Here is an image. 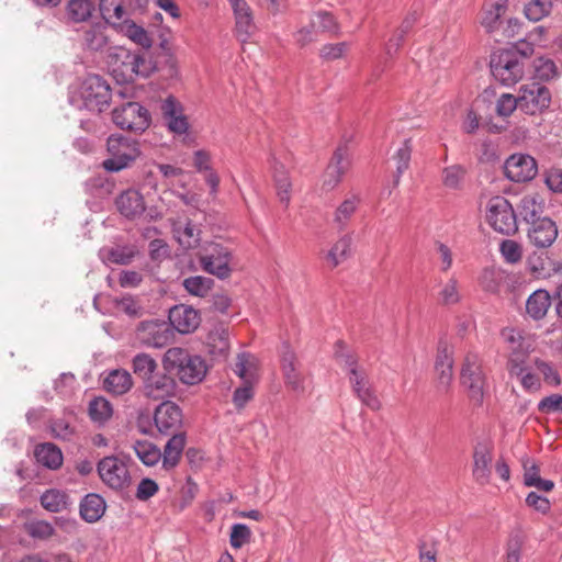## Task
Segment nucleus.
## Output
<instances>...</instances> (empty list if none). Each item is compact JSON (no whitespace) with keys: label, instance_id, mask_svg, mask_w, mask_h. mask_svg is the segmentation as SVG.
I'll return each instance as SVG.
<instances>
[{"label":"nucleus","instance_id":"obj_51","mask_svg":"<svg viewBox=\"0 0 562 562\" xmlns=\"http://www.w3.org/2000/svg\"><path fill=\"white\" fill-rule=\"evenodd\" d=\"M251 539V530L245 524H234L232 526L229 543L234 549H240Z\"/></svg>","mask_w":562,"mask_h":562},{"label":"nucleus","instance_id":"obj_56","mask_svg":"<svg viewBox=\"0 0 562 562\" xmlns=\"http://www.w3.org/2000/svg\"><path fill=\"white\" fill-rule=\"evenodd\" d=\"M76 386V376L70 372H64L54 382L55 391L61 397H68L74 393Z\"/></svg>","mask_w":562,"mask_h":562},{"label":"nucleus","instance_id":"obj_55","mask_svg":"<svg viewBox=\"0 0 562 562\" xmlns=\"http://www.w3.org/2000/svg\"><path fill=\"white\" fill-rule=\"evenodd\" d=\"M349 47L350 44L348 42L326 44L321 48L319 56L324 60H336L344 57Z\"/></svg>","mask_w":562,"mask_h":562},{"label":"nucleus","instance_id":"obj_63","mask_svg":"<svg viewBox=\"0 0 562 562\" xmlns=\"http://www.w3.org/2000/svg\"><path fill=\"white\" fill-rule=\"evenodd\" d=\"M285 384L296 393H303L305 390L304 386V376L300 372L299 368L291 369L282 372Z\"/></svg>","mask_w":562,"mask_h":562},{"label":"nucleus","instance_id":"obj_50","mask_svg":"<svg viewBox=\"0 0 562 562\" xmlns=\"http://www.w3.org/2000/svg\"><path fill=\"white\" fill-rule=\"evenodd\" d=\"M535 75L543 81H549L558 76L555 63L550 58L538 57L533 61Z\"/></svg>","mask_w":562,"mask_h":562},{"label":"nucleus","instance_id":"obj_7","mask_svg":"<svg viewBox=\"0 0 562 562\" xmlns=\"http://www.w3.org/2000/svg\"><path fill=\"white\" fill-rule=\"evenodd\" d=\"M109 157L103 161V168L110 172H117L127 168L139 155V143L131 137L113 134L106 140Z\"/></svg>","mask_w":562,"mask_h":562},{"label":"nucleus","instance_id":"obj_18","mask_svg":"<svg viewBox=\"0 0 562 562\" xmlns=\"http://www.w3.org/2000/svg\"><path fill=\"white\" fill-rule=\"evenodd\" d=\"M452 347L441 338L437 346L435 371L437 374L438 389L447 391L453 378Z\"/></svg>","mask_w":562,"mask_h":562},{"label":"nucleus","instance_id":"obj_39","mask_svg":"<svg viewBox=\"0 0 562 562\" xmlns=\"http://www.w3.org/2000/svg\"><path fill=\"white\" fill-rule=\"evenodd\" d=\"M360 204V199L358 195H350L346 198L336 209L334 213V223L339 229H344L352 215L356 213L358 206Z\"/></svg>","mask_w":562,"mask_h":562},{"label":"nucleus","instance_id":"obj_23","mask_svg":"<svg viewBox=\"0 0 562 562\" xmlns=\"http://www.w3.org/2000/svg\"><path fill=\"white\" fill-rule=\"evenodd\" d=\"M169 325L180 334L194 331L200 325L198 311L187 305H176L169 311Z\"/></svg>","mask_w":562,"mask_h":562},{"label":"nucleus","instance_id":"obj_4","mask_svg":"<svg viewBox=\"0 0 562 562\" xmlns=\"http://www.w3.org/2000/svg\"><path fill=\"white\" fill-rule=\"evenodd\" d=\"M336 358L346 372L353 394L372 411L381 408V402L372 389L367 371L359 366L355 355L346 350H337Z\"/></svg>","mask_w":562,"mask_h":562},{"label":"nucleus","instance_id":"obj_5","mask_svg":"<svg viewBox=\"0 0 562 562\" xmlns=\"http://www.w3.org/2000/svg\"><path fill=\"white\" fill-rule=\"evenodd\" d=\"M111 88L105 79L99 75H89L82 81L77 92H71L69 103L78 109L90 112H102L110 105Z\"/></svg>","mask_w":562,"mask_h":562},{"label":"nucleus","instance_id":"obj_17","mask_svg":"<svg viewBox=\"0 0 562 562\" xmlns=\"http://www.w3.org/2000/svg\"><path fill=\"white\" fill-rule=\"evenodd\" d=\"M350 164L348 146L346 144L339 145L323 175V188L333 190L340 182Z\"/></svg>","mask_w":562,"mask_h":562},{"label":"nucleus","instance_id":"obj_15","mask_svg":"<svg viewBox=\"0 0 562 562\" xmlns=\"http://www.w3.org/2000/svg\"><path fill=\"white\" fill-rule=\"evenodd\" d=\"M235 20V36L240 43H247L256 33L252 10L246 0H227Z\"/></svg>","mask_w":562,"mask_h":562},{"label":"nucleus","instance_id":"obj_47","mask_svg":"<svg viewBox=\"0 0 562 562\" xmlns=\"http://www.w3.org/2000/svg\"><path fill=\"white\" fill-rule=\"evenodd\" d=\"M94 9L92 0H70L67 5L69 18L75 22H83L91 16Z\"/></svg>","mask_w":562,"mask_h":562},{"label":"nucleus","instance_id":"obj_61","mask_svg":"<svg viewBox=\"0 0 562 562\" xmlns=\"http://www.w3.org/2000/svg\"><path fill=\"white\" fill-rule=\"evenodd\" d=\"M158 490L159 486L154 480L145 477L138 483L135 496L138 501L145 502L153 497Z\"/></svg>","mask_w":562,"mask_h":562},{"label":"nucleus","instance_id":"obj_46","mask_svg":"<svg viewBox=\"0 0 562 562\" xmlns=\"http://www.w3.org/2000/svg\"><path fill=\"white\" fill-rule=\"evenodd\" d=\"M214 281L211 278L194 276L183 280L184 289L192 295L204 297L209 294Z\"/></svg>","mask_w":562,"mask_h":562},{"label":"nucleus","instance_id":"obj_25","mask_svg":"<svg viewBox=\"0 0 562 562\" xmlns=\"http://www.w3.org/2000/svg\"><path fill=\"white\" fill-rule=\"evenodd\" d=\"M544 207L546 202L540 194H527L521 198L518 205L519 216L525 223L530 225L536 221L544 217Z\"/></svg>","mask_w":562,"mask_h":562},{"label":"nucleus","instance_id":"obj_38","mask_svg":"<svg viewBox=\"0 0 562 562\" xmlns=\"http://www.w3.org/2000/svg\"><path fill=\"white\" fill-rule=\"evenodd\" d=\"M99 7L105 23L111 24L115 30L117 22L128 20V13L120 0H100Z\"/></svg>","mask_w":562,"mask_h":562},{"label":"nucleus","instance_id":"obj_35","mask_svg":"<svg viewBox=\"0 0 562 562\" xmlns=\"http://www.w3.org/2000/svg\"><path fill=\"white\" fill-rule=\"evenodd\" d=\"M36 461L50 469L56 470L63 464V453L54 443H42L35 448Z\"/></svg>","mask_w":562,"mask_h":562},{"label":"nucleus","instance_id":"obj_49","mask_svg":"<svg viewBox=\"0 0 562 562\" xmlns=\"http://www.w3.org/2000/svg\"><path fill=\"white\" fill-rule=\"evenodd\" d=\"M551 8L550 0H531L525 5V15L528 20L538 22L550 13Z\"/></svg>","mask_w":562,"mask_h":562},{"label":"nucleus","instance_id":"obj_52","mask_svg":"<svg viewBox=\"0 0 562 562\" xmlns=\"http://www.w3.org/2000/svg\"><path fill=\"white\" fill-rule=\"evenodd\" d=\"M533 366L543 375V380L551 386H559L561 384V378L557 369L550 362L536 358Z\"/></svg>","mask_w":562,"mask_h":562},{"label":"nucleus","instance_id":"obj_64","mask_svg":"<svg viewBox=\"0 0 562 562\" xmlns=\"http://www.w3.org/2000/svg\"><path fill=\"white\" fill-rule=\"evenodd\" d=\"M538 409L542 413H562V395L551 394L538 403Z\"/></svg>","mask_w":562,"mask_h":562},{"label":"nucleus","instance_id":"obj_30","mask_svg":"<svg viewBox=\"0 0 562 562\" xmlns=\"http://www.w3.org/2000/svg\"><path fill=\"white\" fill-rule=\"evenodd\" d=\"M106 509L105 501L99 494H88L80 503V516L87 522H95L104 515Z\"/></svg>","mask_w":562,"mask_h":562},{"label":"nucleus","instance_id":"obj_58","mask_svg":"<svg viewBox=\"0 0 562 562\" xmlns=\"http://www.w3.org/2000/svg\"><path fill=\"white\" fill-rule=\"evenodd\" d=\"M439 301L445 305L457 304L460 301L458 284L454 279H450L439 292Z\"/></svg>","mask_w":562,"mask_h":562},{"label":"nucleus","instance_id":"obj_12","mask_svg":"<svg viewBox=\"0 0 562 562\" xmlns=\"http://www.w3.org/2000/svg\"><path fill=\"white\" fill-rule=\"evenodd\" d=\"M97 469L102 482L113 490L124 488L130 483L131 476L126 463L115 456L101 459Z\"/></svg>","mask_w":562,"mask_h":562},{"label":"nucleus","instance_id":"obj_16","mask_svg":"<svg viewBox=\"0 0 562 562\" xmlns=\"http://www.w3.org/2000/svg\"><path fill=\"white\" fill-rule=\"evenodd\" d=\"M178 384L176 380L164 372H155L143 382V394L155 401H167L176 395Z\"/></svg>","mask_w":562,"mask_h":562},{"label":"nucleus","instance_id":"obj_20","mask_svg":"<svg viewBox=\"0 0 562 562\" xmlns=\"http://www.w3.org/2000/svg\"><path fill=\"white\" fill-rule=\"evenodd\" d=\"M160 110L170 132L178 135H183L188 132L189 124L183 114L182 104L173 95H168L161 101Z\"/></svg>","mask_w":562,"mask_h":562},{"label":"nucleus","instance_id":"obj_32","mask_svg":"<svg viewBox=\"0 0 562 562\" xmlns=\"http://www.w3.org/2000/svg\"><path fill=\"white\" fill-rule=\"evenodd\" d=\"M116 31L145 49L150 48L153 45V41L148 32L130 19L124 22H117Z\"/></svg>","mask_w":562,"mask_h":562},{"label":"nucleus","instance_id":"obj_41","mask_svg":"<svg viewBox=\"0 0 562 562\" xmlns=\"http://www.w3.org/2000/svg\"><path fill=\"white\" fill-rule=\"evenodd\" d=\"M234 372L244 383H254L257 379L256 359L249 353H239L237 356Z\"/></svg>","mask_w":562,"mask_h":562},{"label":"nucleus","instance_id":"obj_45","mask_svg":"<svg viewBox=\"0 0 562 562\" xmlns=\"http://www.w3.org/2000/svg\"><path fill=\"white\" fill-rule=\"evenodd\" d=\"M89 416L92 422L103 425L112 416V405L103 397H95L89 404Z\"/></svg>","mask_w":562,"mask_h":562},{"label":"nucleus","instance_id":"obj_14","mask_svg":"<svg viewBox=\"0 0 562 562\" xmlns=\"http://www.w3.org/2000/svg\"><path fill=\"white\" fill-rule=\"evenodd\" d=\"M504 173L513 182H528L537 176L538 165L528 154H513L505 160Z\"/></svg>","mask_w":562,"mask_h":562},{"label":"nucleus","instance_id":"obj_22","mask_svg":"<svg viewBox=\"0 0 562 562\" xmlns=\"http://www.w3.org/2000/svg\"><path fill=\"white\" fill-rule=\"evenodd\" d=\"M492 447L486 442H479L473 450V469L472 474L474 480L485 485L490 482L492 474Z\"/></svg>","mask_w":562,"mask_h":562},{"label":"nucleus","instance_id":"obj_37","mask_svg":"<svg viewBox=\"0 0 562 562\" xmlns=\"http://www.w3.org/2000/svg\"><path fill=\"white\" fill-rule=\"evenodd\" d=\"M352 254V237L347 234L341 236L328 250L326 259L335 268L346 261Z\"/></svg>","mask_w":562,"mask_h":562},{"label":"nucleus","instance_id":"obj_40","mask_svg":"<svg viewBox=\"0 0 562 562\" xmlns=\"http://www.w3.org/2000/svg\"><path fill=\"white\" fill-rule=\"evenodd\" d=\"M134 451L140 462L146 467H154L161 461V451L148 440H138L133 446Z\"/></svg>","mask_w":562,"mask_h":562},{"label":"nucleus","instance_id":"obj_6","mask_svg":"<svg viewBox=\"0 0 562 562\" xmlns=\"http://www.w3.org/2000/svg\"><path fill=\"white\" fill-rule=\"evenodd\" d=\"M460 380L468 392L469 398L475 405H482L486 394L487 379L483 360L477 352L469 351L465 355Z\"/></svg>","mask_w":562,"mask_h":562},{"label":"nucleus","instance_id":"obj_8","mask_svg":"<svg viewBox=\"0 0 562 562\" xmlns=\"http://www.w3.org/2000/svg\"><path fill=\"white\" fill-rule=\"evenodd\" d=\"M112 121L121 130L140 134L150 126L151 115L139 102L128 101L113 109Z\"/></svg>","mask_w":562,"mask_h":562},{"label":"nucleus","instance_id":"obj_28","mask_svg":"<svg viewBox=\"0 0 562 562\" xmlns=\"http://www.w3.org/2000/svg\"><path fill=\"white\" fill-rule=\"evenodd\" d=\"M551 303L552 296L547 290H536L526 301V313L533 321H540L547 315Z\"/></svg>","mask_w":562,"mask_h":562},{"label":"nucleus","instance_id":"obj_3","mask_svg":"<svg viewBox=\"0 0 562 562\" xmlns=\"http://www.w3.org/2000/svg\"><path fill=\"white\" fill-rule=\"evenodd\" d=\"M106 64L119 83L133 81L136 77H148L154 70L151 63L144 56L122 46L109 49Z\"/></svg>","mask_w":562,"mask_h":562},{"label":"nucleus","instance_id":"obj_34","mask_svg":"<svg viewBox=\"0 0 562 562\" xmlns=\"http://www.w3.org/2000/svg\"><path fill=\"white\" fill-rule=\"evenodd\" d=\"M105 30L104 23H97L85 30L82 34V45L85 48L92 52L103 50L109 43Z\"/></svg>","mask_w":562,"mask_h":562},{"label":"nucleus","instance_id":"obj_62","mask_svg":"<svg viewBox=\"0 0 562 562\" xmlns=\"http://www.w3.org/2000/svg\"><path fill=\"white\" fill-rule=\"evenodd\" d=\"M501 252L505 260L509 263H516L521 259V249L518 243L506 239L501 244Z\"/></svg>","mask_w":562,"mask_h":562},{"label":"nucleus","instance_id":"obj_48","mask_svg":"<svg viewBox=\"0 0 562 562\" xmlns=\"http://www.w3.org/2000/svg\"><path fill=\"white\" fill-rule=\"evenodd\" d=\"M311 24L316 31L337 34L339 24L335 16L327 11H317L311 16Z\"/></svg>","mask_w":562,"mask_h":562},{"label":"nucleus","instance_id":"obj_13","mask_svg":"<svg viewBox=\"0 0 562 562\" xmlns=\"http://www.w3.org/2000/svg\"><path fill=\"white\" fill-rule=\"evenodd\" d=\"M154 423L161 435L168 436L182 432V409L171 401L161 402L155 409Z\"/></svg>","mask_w":562,"mask_h":562},{"label":"nucleus","instance_id":"obj_11","mask_svg":"<svg viewBox=\"0 0 562 562\" xmlns=\"http://www.w3.org/2000/svg\"><path fill=\"white\" fill-rule=\"evenodd\" d=\"M520 111L526 114L535 115L543 112L550 106L551 92L539 82H528L519 89Z\"/></svg>","mask_w":562,"mask_h":562},{"label":"nucleus","instance_id":"obj_29","mask_svg":"<svg viewBox=\"0 0 562 562\" xmlns=\"http://www.w3.org/2000/svg\"><path fill=\"white\" fill-rule=\"evenodd\" d=\"M170 439L167 441L161 456L162 468L165 470L173 469L180 461L182 451L186 446L184 432L169 435Z\"/></svg>","mask_w":562,"mask_h":562},{"label":"nucleus","instance_id":"obj_26","mask_svg":"<svg viewBox=\"0 0 562 562\" xmlns=\"http://www.w3.org/2000/svg\"><path fill=\"white\" fill-rule=\"evenodd\" d=\"M120 213L127 218H136L145 211L143 195L137 190H126L116 199Z\"/></svg>","mask_w":562,"mask_h":562},{"label":"nucleus","instance_id":"obj_43","mask_svg":"<svg viewBox=\"0 0 562 562\" xmlns=\"http://www.w3.org/2000/svg\"><path fill=\"white\" fill-rule=\"evenodd\" d=\"M132 368L134 373L144 382L147 378L157 372L158 364L151 356L140 352L134 356Z\"/></svg>","mask_w":562,"mask_h":562},{"label":"nucleus","instance_id":"obj_59","mask_svg":"<svg viewBox=\"0 0 562 562\" xmlns=\"http://www.w3.org/2000/svg\"><path fill=\"white\" fill-rule=\"evenodd\" d=\"M502 337L507 342L509 351L530 344L522 336L521 331L516 328H504L502 330Z\"/></svg>","mask_w":562,"mask_h":562},{"label":"nucleus","instance_id":"obj_42","mask_svg":"<svg viewBox=\"0 0 562 562\" xmlns=\"http://www.w3.org/2000/svg\"><path fill=\"white\" fill-rule=\"evenodd\" d=\"M273 178L277 187L279 200L288 204L290 201L291 181L283 164L278 160L272 162Z\"/></svg>","mask_w":562,"mask_h":562},{"label":"nucleus","instance_id":"obj_44","mask_svg":"<svg viewBox=\"0 0 562 562\" xmlns=\"http://www.w3.org/2000/svg\"><path fill=\"white\" fill-rule=\"evenodd\" d=\"M41 504L50 513H59L68 507V496L58 490H48L42 494Z\"/></svg>","mask_w":562,"mask_h":562},{"label":"nucleus","instance_id":"obj_1","mask_svg":"<svg viewBox=\"0 0 562 562\" xmlns=\"http://www.w3.org/2000/svg\"><path fill=\"white\" fill-rule=\"evenodd\" d=\"M533 52V44L525 38L493 52L490 58L493 78L505 87L515 86L524 78L527 60Z\"/></svg>","mask_w":562,"mask_h":562},{"label":"nucleus","instance_id":"obj_2","mask_svg":"<svg viewBox=\"0 0 562 562\" xmlns=\"http://www.w3.org/2000/svg\"><path fill=\"white\" fill-rule=\"evenodd\" d=\"M164 369L178 376L186 385H195L204 379L207 368L198 355H191L180 347L169 348L162 358Z\"/></svg>","mask_w":562,"mask_h":562},{"label":"nucleus","instance_id":"obj_53","mask_svg":"<svg viewBox=\"0 0 562 562\" xmlns=\"http://www.w3.org/2000/svg\"><path fill=\"white\" fill-rule=\"evenodd\" d=\"M516 109L520 110L519 97H515L512 93H503L497 99V102H496V113L499 116L507 117Z\"/></svg>","mask_w":562,"mask_h":562},{"label":"nucleus","instance_id":"obj_31","mask_svg":"<svg viewBox=\"0 0 562 562\" xmlns=\"http://www.w3.org/2000/svg\"><path fill=\"white\" fill-rule=\"evenodd\" d=\"M103 386L108 392L115 395L125 394L133 386V379L128 371L115 369L108 373L103 380Z\"/></svg>","mask_w":562,"mask_h":562},{"label":"nucleus","instance_id":"obj_57","mask_svg":"<svg viewBox=\"0 0 562 562\" xmlns=\"http://www.w3.org/2000/svg\"><path fill=\"white\" fill-rule=\"evenodd\" d=\"M281 370L291 372V369L299 368L297 357L289 342H282L280 347Z\"/></svg>","mask_w":562,"mask_h":562},{"label":"nucleus","instance_id":"obj_60","mask_svg":"<svg viewBox=\"0 0 562 562\" xmlns=\"http://www.w3.org/2000/svg\"><path fill=\"white\" fill-rule=\"evenodd\" d=\"M27 532L33 538L47 539L53 536L54 527L44 520L32 521L26 527Z\"/></svg>","mask_w":562,"mask_h":562},{"label":"nucleus","instance_id":"obj_24","mask_svg":"<svg viewBox=\"0 0 562 562\" xmlns=\"http://www.w3.org/2000/svg\"><path fill=\"white\" fill-rule=\"evenodd\" d=\"M171 228L175 238L183 248L190 249L199 245L200 229L190 220H175Z\"/></svg>","mask_w":562,"mask_h":562},{"label":"nucleus","instance_id":"obj_54","mask_svg":"<svg viewBox=\"0 0 562 562\" xmlns=\"http://www.w3.org/2000/svg\"><path fill=\"white\" fill-rule=\"evenodd\" d=\"M412 154L411 140L406 139L403 146L397 149L396 159V177L394 180L395 186L398 183L401 175L408 168Z\"/></svg>","mask_w":562,"mask_h":562},{"label":"nucleus","instance_id":"obj_27","mask_svg":"<svg viewBox=\"0 0 562 562\" xmlns=\"http://www.w3.org/2000/svg\"><path fill=\"white\" fill-rule=\"evenodd\" d=\"M508 0H486L481 20L487 33H494L501 25V18L507 10Z\"/></svg>","mask_w":562,"mask_h":562},{"label":"nucleus","instance_id":"obj_36","mask_svg":"<svg viewBox=\"0 0 562 562\" xmlns=\"http://www.w3.org/2000/svg\"><path fill=\"white\" fill-rule=\"evenodd\" d=\"M99 255L105 263L127 265L135 257L136 249L134 246L119 245L112 248H102Z\"/></svg>","mask_w":562,"mask_h":562},{"label":"nucleus","instance_id":"obj_9","mask_svg":"<svg viewBox=\"0 0 562 562\" xmlns=\"http://www.w3.org/2000/svg\"><path fill=\"white\" fill-rule=\"evenodd\" d=\"M486 220L494 231L503 235H514L518 231L517 215L504 196L496 195L488 200Z\"/></svg>","mask_w":562,"mask_h":562},{"label":"nucleus","instance_id":"obj_33","mask_svg":"<svg viewBox=\"0 0 562 562\" xmlns=\"http://www.w3.org/2000/svg\"><path fill=\"white\" fill-rule=\"evenodd\" d=\"M206 345L211 355L224 357L229 349L228 328L223 325L215 326L207 335Z\"/></svg>","mask_w":562,"mask_h":562},{"label":"nucleus","instance_id":"obj_10","mask_svg":"<svg viewBox=\"0 0 562 562\" xmlns=\"http://www.w3.org/2000/svg\"><path fill=\"white\" fill-rule=\"evenodd\" d=\"M204 271L224 280L231 276L232 252L221 244L207 245L199 257Z\"/></svg>","mask_w":562,"mask_h":562},{"label":"nucleus","instance_id":"obj_19","mask_svg":"<svg viewBox=\"0 0 562 562\" xmlns=\"http://www.w3.org/2000/svg\"><path fill=\"white\" fill-rule=\"evenodd\" d=\"M137 337L147 347L161 348L169 342L171 331L165 322L147 321L138 326Z\"/></svg>","mask_w":562,"mask_h":562},{"label":"nucleus","instance_id":"obj_21","mask_svg":"<svg viewBox=\"0 0 562 562\" xmlns=\"http://www.w3.org/2000/svg\"><path fill=\"white\" fill-rule=\"evenodd\" d=\"M531 245L537 248H549L558 237V227L550 217H543L530 224L527 232Z\"/></svg>","mask_w":562,"mask_h":562}]
</instances>
